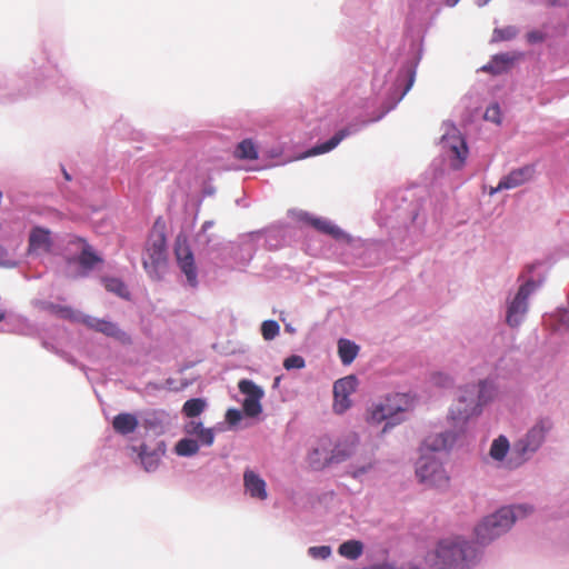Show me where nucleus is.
Masks as SVG:
<instances>
[{"label":"nucleus","mask_w":569,"mask_h":569,"mask_svg":"<svg viewBox=\"0 0 569 569\" xmlns=\"http://www.w3.org/2000/svg\"><path fill=\"white\" fill-rule=\"evenodd\" d=\"M422 52V39H411L408 52L401 59L397 69L390 66L391 62H383L376 68L372 78V90L380 99V108L377 112H373L371 118L368 120L356 119L339 129L328 140L315 144L298 157L283 159L280 163L330 152L346 138L357 134L369 123L380 121L398 106L412 88Z\"/></svg>","instance_id":"f257e3e1"},{"label":"nucleus","mask_w":569,"mask_h":569,"mask_svg":"<svg viewBox=\"0 0 569 569\" xmlns=\"http://www.w3.org/2000/svg\"><path fill=\"white\" fill-rule=\"evenodd\" d=\"M298 220L335 239L342 250L343 263H356L366 267L382 259L381 243L353 238L328 218L318 217L308 211H300Z\"/></svg>","instance_id":"f03ea898"},{"label":"nucleus","mask_w":569,"mask_h":569,"mask_svg":"<svg viewBox=\"0 0 569 569\" xmlns=\"http://www.w3.org/2000/svg\"><path fill=\"white\" fill-rule=\"evenodd\" d=\"M431 218L437 220L436 210H431V200L419 198L408 200L403 191H396L388 194L381 207V219L390 227H403L408 229L410 226L421 229Z\"/></svg>","instance_id":"7ed1b4c3"},{"label":"nucleus","mask_w":569,"mask_h":569,"mask_svg":"<svg viewBox=\"0 0 569 569\" xmlns=\"http://www.w3.org/2000/svg\"><path fill=\"white\" fill-rule=\"evenodd\" d=\"M62 257L66 274L74 280L89 278L104 264L102 254L87 239L76 234L66 237Z\"/></svg>","instance_id":"20e7f679"},{"label":"nucleus","mask_w":569,"mask_h":569,"mask_svg":"<svg viewBox=\"0 0 569 569\" xmlns=\"http://www.w3.org/2000/svg\"><path fill=\"white\" fill-rule=\"evenodd\" d=\"M477 558L476 547L460 537L441 540L435 550L438 569H468Z\"/></svg>","instance_id":"39448f33"},{"label":"nucleus","mask_w":569,"mask_h":569,"mask_svg":"<svg viewBox=\"0 0 569 569\" xmlns=\"http://www.w3.org/2000/svg\"><path fill=\"white\" fill-rule=\"evenodd\" d=\"M143 267L151 279L158 281L168 266L166 223L158 218L149 233L143 254Z\"/></svg>","instance_id":"423d86ee"},{"label":"nucleus","mask_w":569,"mask_h":569,"mask_svg":"<svg viewBox=\"0 0 569 569\" xmlns=\"http://www.w3.org/2000/svg\"><path fill=\"white\" fill-rule=\"evenodd\" d=\"M529 512H531V508L523 505L499 509L496 513L486 517L475 528L477 541L482 545L492 541L507 532L518 518H523Z\"/></svg>","instance_id":"0eeeda50"},{"label":"nucleus","mask_w":569,"mask_h":569,"mask_svg":"<svg viewBox=\"0 0 569 569\" xmlns=\"http://www.w3.org/2000/svg\"><path fill=\"white\" fill-rule=\"evenodd\" d=\"M552 427L553 423L549 417L539 418L527 435L513 445L507 462L508 467L517 468L525 463L529 456L541 447Z\"/></svg>","instance_id":"6e6552de"},{"label":"nucleus","mask_w":569,"mask_h":569,"mask_svg":"<svg viewBox=\"0 0 569 569\" xmlns=\"http://www.w3.org/2000/svg\"><path fill=\"white\" fill-rule=\"evenodd\" d=\"M491 396L492 390L485 381L467 387L459 396L456 407L451 409V418L466 421L469 417L478 415L480 407L489 401Z\"/></svg>","instance_id":"1a4fd4ad"},{"label":"nucleus","mask_w":569,"mask_h":569,"mask_svg":"<svg viewBox=\"0 0 569 569\" xmlns=\"http://www.w3.org/2000/svg\"><path fill=\"white\" fill-rule=\"evenodd\" d=\"M50 310L63 319H68L73 322H81L84 326H87L88 328L96 330L98 332H101L108 337L118 338L120 340L128 339L127 335L123 331H121L117 327V325H114L110 321H107L103 319H98V318L90 317V316H84V315L71 309L70 307L50 305Z\"/></svg>","instance_id":"9d476101"},{"label":"nucleus","mask_w":569,"mask_h":569,"mask_svg":"<svg viewBox=\"0 0 569 569\" xmlns=\"http://www.w3.org/2000/svg\"><path fill=\"white\" fill-rule=\"evenodd\" d=\"M351 455V449L333 446L328 437L318 440L317 446L308 455V463L315 470H321L331 463L343 461Z\"/></svg>","instance_id":"9b49d317"},{"label":"nucleus","mask_w":569,"mask_h":569,"mask_svg":"<svg viewBox=\"0 0 569 569\" xmlns=\"http://www.w3.org/2000/svg\"><path fill=\"white\" fill-rule=\"evenodd\" d=\"M403 403H407L405 396L396 395L388 397L383 401L373 403L370 407L367 420L376 425L381 423L383 420H392L388 421L383 427L382 432H386L388 428L393 427L398 422V420H395V417L406 410Z\"/></svg>","instance_id":"f8f14e48"},{"label":"nucleus","mask_w":569,"mask_h":569,"mask_svg":"<svg viewBox=\"0 0 569 569\" xmlns=\"http://www.w3.org/2000/svg\"><path fill=\"white\" fill-rule=\"evenodd\" d=\"M416 475L419 481L428 487L446 488L449 483L446 470L433 456H420L417 461Z\"/></svg>","instance_id":"ddd939ff"},{"label":"nucleus","mask_w":569,"mask_h":569,"mask_svg":"<svg viewBox=\"0 0 569 569\" xmlns=\"http://www.w3.org/2000/svg\"><path fill=\"white\" fill-rule=\"evenodd\" d=\"M174 254L180 271L186 276L189 284H197L198 269L194 262V256L188 244L184 234L179 233L174 241Z\"/></svg>","instance_id":"4468645a"},{"label":"nucleus","mask_w":569,"mask_h":569,"mask_svg":"<svg viewBox=\"0 0 569 569\" xmlns=\"http://www.w3.org/2000/svg\"><path fill=\"white\" fill-rule=\"evenodd\" d=\"M442 148L448 152L451 167L459 169L465 163L469 153L466 140L460 136L457 128L452 127L441 137Z\"/></svg>","instance_id":"2eb2a0df"},{"label":"nucleus","mask_w":569,"mask_h":569,"mask_svg":"<svg viewBox=\"0 0 569 569\" xmlns=\"http://www.w3.org/2000/svg\"><path fill=\"white\" fill-rule=\"evenodd\" d=\"M53 251V239L50 229L34 226L28 237V253L34 257L50 254Z\"/></svg>","instance_id":"dca6fc26"},{"label":"nucleus","mask_w":569,"mask_h":569,"mask_svg":"<svg viewBox=\"0 0 569 569\" xmlns=\"http://www.w3.org/2000/svg\"><path fill=\"white\" fill-rule=\"evenodd\" d=\"M533 287H519L516 296L508 303L506 321L510 327H518L526 316L529 307V297Z\"/></svg>","instance_id":"f3484780"},{"label":"nucleus","mask_w":569,"mask_h":569,"mask_svg":"<svg viewBox=\"0 0 569 569\" xmlns=\"http://www.w3.org/2000/svg\"><path fill=\"white\" fill-rule=\"evenodd\" d=\"M357 379L348 376L337 380L333 385V410L343 413L351 406L350 396L356 391Z\"/></svg>","instance_id":"a211bd4d"},{"label":"nucleus","mask_w":569,"mask_h":569,"mask_svg":"<svg viewBox=\"0 0 569 569\" xmlns=\"http://www.w3.org/2000/svg\"><path fill=\"white\" fill-rule=\"evenodd\" d=\"M550 269L548 261H536L525 267L519 274L518 284H542Z\"/></svg>","instance_id":"6ab92c4d"},{"label":"nucleus","mask_w":569,"mask_h":569,"mask_svg":"<svg viewBox=\"0 0 569 569\" xmlns=\"http://www.w3.org/2000/svg\"><path fill=\"white\" fill-rule=\"evenodd\" d=\"M456 440L455 433L450 431L429 435L422 442L421 455L431 456L430 453L447 450Z\"/></svg>","instance_id":"aec40b11"},{"label":"nucleus","mask_w":569,"mask_h":569,"mask_svg":"<svg viewBox=\"0 0 569 569\" xmlns=\"http://www.w3.org/2000/svg\"><path fill=\"white\" fill-rule=\"evenodd\" d=\"M227 250L234 260V268L242 270L253 257L254 244L253 237L250 236L242 240L239 244H231Z\"/></svg>","instance_id":"412c9836"},{"label":"nucleus","mask_w":569,"mask_h":569,"mask_svg":"<svg viewBox=\"0 0 569 569\" xmlns=\"http://www.w3.org/2000/svg\"><path fill=\"white\" fill-rule=\"evenodd\" d=\"M536 172L533 164H526L523 167L511 170L508 174L500 179V188L511 190L518 188L530 181Z\"/></svg>","instance_id":"4be33fe9"},{"label":"nucleus","mask_w":569,"mask_h":569,"mask_svg":"<svg viewBox=\"0 0 569 569\" xmlns=\"http://www.w3.org/2000/svg\"><path fill=\"white\" fill-rule=\"evenodd\" d=\"M243 485L246 491L252 498L266 500L268 497L266 481L254 471L247 469L243 473Z\"/></svg>","instance_id":"5701e85b"},{"label":"nucleus","mask_w":569,"mask_h":569,"mask_svg":"<svg viewBox=\"0 0 569 569\" xmlns=\"http://www.w3.org/2000/svg\"><path fill=\"white\" fill-rule=\"evenodd\" d=\"M139 421L133 413L123 412L113 417L112 428L113 430L122 436L134 432L138 428Z\"/></svg>","instance_id":"b1692460"},{"label":"nucleus","mask_w":569,"mask_h":569,"mask_svg":"<svg viewBox=\"0 0 569 569\" xmlns=\"http://www.w3.org/2000/svg\"><path fill=\"white\" fill-rule=\"evenodd\" d=\"M513 62L512 57L509 53H498L485 64L481 70L491 72L493 74H500L505 72Z\"/></svg>","instance_id":"393cba45"},{"label":"nucleus","mask_w":569,"mask_h":569,"mask_svg":"<svg viewBox=\"0 0 569 569\" xmlns=\"http://www.w3.org/2000/svg\"><path fill=\"white\" fill-rule=\"evenodd\" d=\"M358 352L359 347L355 342L348 339H340L338 341V353L343 365H350L358 356Z\"/></svg>","instance_id":"a878e982"},{"label":"nucleus","mask_w":569,"mask_h":569,"mask_svg":"<svg viewBox=\"0 0 569 569\" xmlns=\"http://www.w3.org/2000/svg\"><path fill=\"white\" fill-rule=\"evenodd\" d=\"M261 232L254 233L252 237H261ZM264 243L269 250L278 249L284 240L283 231L279 228H269L263 232Z\"/></svg>","instance_id":"bb28decb"},{"label":"nucleus","mask_w":569,"mask_h":569,"mask_svg":"<svg viewBox=\"0 0 569 569\" xmlns=\"http://www.w3.org/2000/svg\"><path fill=\"white\" fill-rule=\"evenodd\" d=\"M509 440L505 436H499L492 441L489 455L493 460L502 461L509 452Z\"/></svg>","instance_id":"cd10ccee"},{"label":"nucleus","mask_w":569,"mask_h":569,"mask_svg":"<svg viewBox=\"0 0 569 569\" xmlns=\"http://www.w3.org/2000/svg\"><path fill=\"white\" fill-rule=\"evenodd\" d=\"M363 551V546L358 540H348L339 546L338 552L340 556L355 560L358 559Z\"/></svg>","instance_id":"c85d7f7f"},{"label":"nucleus","mask_w":569,"mask_h":569,"mask_svg":"<svg viewBox=\"0 0 569 569\" xmlns=\"http://www.w3.org/2000/svg\"><path fill=\"white\" fill-rule=\"evenodd\" d=\"M236 156L242 160L258 159V150L252 139L248 138L239 142L236 149Z\"/></svg>","instance_id":"c756f323"},{"label":"nucleus","mask_w":569,"mask_h":569,"mask_svg":"<svg viewBox=\"0 0 569 569\" xmlns=\"http://www.w3.org/2000/svg\"><path fill=\"white\" fill-rule=\"evenodd\" d=\"M176 453L181 457H190L199 451L198 440L183 438L174 447Z\"/></svg>","instance_id":"7c9ffc66"},{"label":"nucleus","mask_w":569,"mask_h":569,"mask_svg":"<svg viewBox=\"0 0 569 569\" xmlns=\"http://www.w3.org/2000/svg\"><path fill=\"white\" fill-rule=\"evenodd\" d=\"M206 408V401L201 398H192L184 402L182 413L188 418L200 416Z\"/></svg>","instance_id":"2f4dec72"},{"label":"nucleus","mask_w":569,"mask_h":569,"mask_svg":"<svg viewBox=\"0 0 569 569\" xmlns=\"http://www.w3.org/2000/svg\"><path fill=\"white\" fill-rule=\"evenodd\" d=\"M147 449L148 448H147L146 445H141L140 446V448H139V458L141 460V463L143 466V468L147 471H151V470H154L158 467L160 457H159V455L157 452H154V451L149 452Z\"/></svg>","instance_id":"473e14b6"},{"label":"nucleus","mask_w":569,"mask_h":569,"mask_svg":"<svg viewBox=\"0 0 569 569\" xmlns=\"http://www.w3.org/2000/svg\"><path fill=\"white\" fill-rule=\"evenodd\" d=\"M519 30L516 26H507L503 28H496L493 30V41H509L517 37Z\"/></svg>","instance_id":"72a5a7b5"},{"label":"nucleus","mask_w":569,"mask_h":569,"mask_svg":"<svg viewBox=\"0 0 569 569\" xmlns=\"http://www.w3.org/2000/svg\"><path fill=\"white\" fill-rule=\"evenodd\" d=\"M241 393L247 395V398H262L263 391L250 380H241L238 385Z\"/></svg>","instance_id":"f704fd0d"},{"label":"nucleus","mask_w":569,"mask_h":569,"mask_svg":"<svg viewBox=\"0 0 569 569\" xmlns=\"http://www.w3.org/2000/svg\"><path fill=\"white\" fill-rule=\"evenodd\" d=\"M280 327L277 321L267 320L261 325V335L266 340H272L279 335Z\"/></svg>","instance_id":"c9c22d12"},{"label":"nucleus","mask_w":569,"mask_h":569,"mask_svg":"<svg viewBox=\"0 0 569 569\" xmlns=\"http://www.w3.org/2000/svg\"><path fill=\"white\" fill-rule=\"evenodd\" d=\"M261 398H246L242 407L243 411L249 417H256L261 412V405H260Z\"/></svg>","instance_id":"e433bc0d"},{"label":"nucleus","mask_w":569,"mask_h":569,"mask_svg":"<svg viewBox=\"0 0 569 569\" xmlns=\"http://www.w3.org/2000/svg\"><path fill=\"white\" fill-rule=\"evenodd\" d=\"M485 119L496 124L501 123V109L498 103H492L486 109Z\"/></svg>","instance_id":"4c0bfd02"},{"label":"nucleus","mask_w":569,"mask_h":569,"mask_svg":"<svg viewBox=\"0 0 569 569\" xmlns=\"http://www.w3.org/2000/svg\"><path fill=\"white\" fill-rule=\"evenodd\" d=\"M213 226V221L207 220L201 226L200 231L196 234V242L199 244H208L210 242V237L208 236V230Z\"/></svg>","instance_id":"58836bf2"},{"label":"nucleus","mask_w":569,"mask_h":569,"mask_svg":"<svg viewBox=\"0 0 569 569\" xmlns=\"http://www.w3.org/2000/svg\"><path fill=\"white\" fill-rule=\"evenodd\" d=\"M305 366H306L305 359L298 355H292V356L286 358L283 361V367L287 370L302 369V368H305Z\"/></svg>","instance_id":"ea45409f"},{"label":"nucleus","mask_w":569,"mask_h":569,"mask_svg":"<svg viewBox=\"0 0 569 569\" xmlns=\"http://www.w3.org/2000/svg\"><path fill=\"white\" fill-rule=\"evenodd\" d=\"M18 261L4 249L0 246V267L12 269L16 268Z\"/></svg>","instance_id":"a19ab883"},{"label":"nucleus","mask_w":569,"mask_h":569,"mask_svg":"<svg viewBox=\"0 0 569 569\" xmlns=\"http://www.w3.org/2000/svg\"><path fill=\"white\" fill-rule=\"evenodd\" d=\"M198 443L200 442L203 446H211L214 441L213 430L210 428H202L197 436Z\"/></svg>","instance_id":"79ce46f5"},{"label":"nucleus","mask_w":569,"mask_h":569,"mask_svg":"<svg viewBox=\"0 0 569 569\" xmlns=\"http://www.w3.org/2000/svg\"><path fill=\"white\" fill-rule=\"evenodd\" d=\"M312 558L327 559L331 555L329 546L310 547L308 550Z\"/></svg>","instance_id":"37998d69"},{"label":"nucleus","mask_w":569,"mask_h":569,"mask_svg":"<svg viewBox=\"0 0 569 569\" xmlns=\"http://www.w3.org/2000/svg\"><path fill=\"white\" fill-rule=\"evenodd\" d=\"M261 152L270 159H280L283 154V149L281 146H276L270 148H262Z\"/></svg>","instance_id":"c03bdc74"},{"label":"nucleus","mask_w":569,"mask_h":569,"mask_svg":"<svg viewBox=\"0 0 569 569\" xmlns=\"http://www.w3.org/2000/svg\"><path fill=\"white\" fill-rule=\"evenodd\" d=\"M242 418L241 412L238 409H229L226 413V420L230 425L238 423Z\"/></svg>","instance_id":"a18cd8bd"},{"label":"nucleus","mask_w":569,"mask_h":569,"mask_svg":"<svg viewBox=\"0 0 569 569\" xmlns=\"http://www.w3.org/2000/svg\"><path fill=\"white\" fill-rule=\"evenodd\" d=\"M527 41L529 43H539L543 41V34L538 30H532L527 33Z\"/></svg>","instance_id":"49530a36"},{"label":"nucleus","mask_w":569,"mask_h":569,"mask_svg":"<svg viewBox=\"0 0 569 569\" xmlns=\"http://www.w3.org/2000/svg\"><path fill=\"white\" fill-rule=\"evenodd\" d=\"M203 428L201 422L191 421L186 426V432L189 435L198 436L199 431Z\"/></svg>","instance_id":"de8ad7c7"},{"label":"nucleus","mask_w":569,"mask_h":569,"mask_svg":"<svg viewBox=\"0 0 569 569\" xmlns=\"http://www.w3.org/2000/svg\"><path fill=\"white\" fill-rule=\"evenodd\" d=\"M112 291L114 293H117L118 296L120 297H127L128 296V287H121V286H118V287H111Z\"/></svg>","instance_id":"09e8293b"},{"label":"nucleus","mask_w":569,"mask_h":569,"mask_svg":"<svg viewBox=\"0 0 569 569\" xmlns=\"http://www.w3.org/2000/svg\"><path fill=\"white\" fill-rule=\"evenodd\" d=\"M502 190H507L506 188H500V182L496 187H491L489 190V194L493 196Z\"/></svg>","instance_id":"8fccbe9b"},{"label":"nucleus","mask_w":569,"mask_h":569,"mask_svg":"<svg viewBox=\"0 0 569 569\" xmlns=\"http://www.w3.org/2000/svg\"><path fill=\"white\" fill-rule=\"evenodd\" d=\"M458 2L459 0H446V4L448 7H455Z\"/></svg>","instance_id":"3c124183"},{"label":"nucleus","mask_w":569,"mask_h":569,"mask_svg":"<svg viewBox=\"0 0 569 569\" xmlns=\"http://www.w3.org/2000/svg\"><path fill=\"white\" fill-rule=\"evenodd\" d=\"M547 4L550 7H556L559 4V0H546Z\"/></svg>","instance_id":"603ef678"},{"label":"nucleus","mask_w":569,"mask_h":569,"mask_svg":"<svg viewBox=\"0 0 569 569\" xmlns=\"http://www.w3.org/2000/svg\"><path fill=\"white\" fill-rule=\"evenodd\" d=\"M490 0H477V4L478 7H483L486 6Z\"/></svg>","instance_id":"864d4df0"},{"label":"nucleus","mask_w":569,"mask_h":569,"mask_svg":"<svg viewBox=\"0 0 569 569\" xmlns=\"http://www.w3.org/2000/svg\"><path fill=\"white\" fill-rule=\"evenodd\" d=\"M63 171V177L66 180H71V176L67 172V170H62Z\"/></svg>","instance_id":"5fc2aeb1"},{"label":"nucleus","mask_w":569,"mask_h":569,"mask_svg":"<svg viewBox=\"0 0 569 569\" xmlns=\"http://www.w3.org/2000/svg\"><path fill=\"white\" fill-rule=\"evenodd\" d=\"M6 318V312L0 310V322Z\"/></svg>","instance_id":"6e6d98bb"}]
</instances>
